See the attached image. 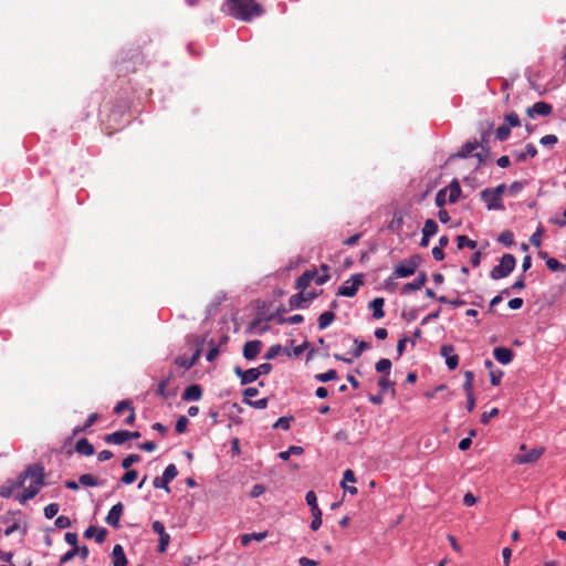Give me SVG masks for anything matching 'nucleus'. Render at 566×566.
Returning <instances> with one entry per match:
<instances>
[{
  "instance_id": "nucleus-15",
  "label": "nucleus",
  "mask_w": 566,
  "mask_h": 566,
  "mask_svg": "<svg viewBox=\"0 0 566 566\" xmlns=\"http://www.w3.org/2000/svg\"><path fill=\"white\" fill-rule=\"evenodd\" d=\"M317 296L316 292H305V290H298V293L290 297V306L292 308H301L303 304Z\"/></svg>"
},
{
  "instance_id": "nucleus-16",
  "label": "nucleus",
  "mask_w": 566,
  "mask_h": 566,
  "mask_svg": "<svg viewBox=\"0 0 566 566\" xmlns=\"http://www.w3.org/2000/svg\"><path fill=\"white\" fill-rule=\"evenodd\" d=\"M263 343L259 339L249 340L243 346V357L253 360L261 352Z\"/></svg>"
},
{
  "instance_id": "nucleus-36",
  "label": "nucleus",
  "mask_w": 566,
  "mask_h": 566,
  "mask_svg": "<svg viewBox=\"0 0 566 566\" xmlns=\"http://www.w3.org/2000/svg\"><path fill=\"white\" fill-rule=\"evenodd\" d=\"M157 395H159L163 399H168L170 397H174L176 396L177 391L176 389H172V390H168L167 389V386L165 385V382H160L158 384V387H157V390H156Z\"/></svg>"
},
{
  "instance_id": "nucleus-31",
  "label": "nucleus",
  "mask_w": 566,
  "mask_h": 566,
  "mask_svg": "<svg viewBox=\"0 0 566 566\" xmlns=\"http://www.w3.org/2000/svg\"><path fill=\"white\" fill-rule=\"evenodd\" d=\"M391 360L388 359V358H381L379 359L376 365H375V369L377 373H380V374H384L386 376L389 375L390 373V368H391Z\"/></svg>"
},
{
  "instance_id": "nucleus-18",
  "label": "nucleus",
  "mask_w": 566,
  "mask_h": 566,
  "mask_svg": "<svg viewBox=\"0 0 566 566\" xmlns=\"http://www.w3.org/2000/svg\"><path fill=\"white\" fill-rule=\"evenodd\" d=\"M234 374L240 378L241 385H248L259 379L255 368L243 370L241 367H234Z\"/></svg>"
},
{
  "instance_id": "nucleus-29",
  "label": "nucleus",
  "mask_w": 566,
  "mask_h": 566,
  "mask_svg": "<svg viewBox=\"0 0 566 566\" xmlns=\"http://www.w3.org/2000/svg\"><path fill=\"white\" fill-rule=\"evenodd\" d=\"M335 317H336V315L332 311H326V312L322 313L317 319L318 328L319 329L327 328L335 321Z\"/></svg>"
},
{
  "instance_id": "nucleus-32",
  "label": "nucleus",
  "mask_w": 566,
  "mask_h": 566,
  "mask_svg": "<svg viewBox=\"0 0 566 566\" xmlns=\"http://www.w3.org/2000/svg\"><path fill=\"white\" fill-rule=\"evenodd\" d=\"M438 232V224L433 219H428L424 222L422 233H424V237H432Z\"/></svg>"
},
{
  "instance_id": "nucleus-59",
  "label": "nucleus",
  "mask_w": 566,
  "mask_h": 566,
  "mask_svg": "<svg viewBox=\"0 0 566 566\" xmlns=\"http://www.w3.org/2000/svg\"><path fill=\"white\" fill-rule=\"evenodd\" d=\"M347 482L355 483L356 476L353 470L347 469L343 474L342 486L346 485Z\"/></svg>"
},
{
  "instance_id": "nucleus-64",
  "label": "nucleus",
  "mask_w": 566,
  "mask_h": 566,
  "mask_svg": "<svg viewBox=\"0 0 566 566\" xmlns=\"http://www.w3.org/2000/svg\"><path fill=\"white\" fill-rule=\"evenodd\" d=\"M476 502H478V497L473 493L468 492V493L464 494V496H463V504L465 506H472Z\"/></svg>"
},
{
  "instance_id": "nucleus-38",
  "label": "nucleus",
  "mask_w": 566,
  "mask_h": 566,
  "mask_svg": "<svg viewBox=\"0 0 566 566\" xmlns=\"http://www.w3.org/2000/svg\"><path fill=\"white\" fill-rule=\"evenodd\" d=\"M464 382H463V389L465 394L473 392V380H474V374L471 370L464 371Z\"/></svg>"
},
{
  "instance_id": "nucleus-34",
  "label": "nucleus",
  "mask_w": 566,
  "mask_h": 566,
  "mask_svg": "<svg viewBox=\"0 0 566 566\" xmlns=\"http://www.w3.org/2000/svg\"><path fill=\"white\" fill-rule=\"evenodd\" d=\"M78 483H81L84 486H97L99 485V481L96 476L92 474H82L78 478Z\"/></svg>"
},
{
  "instance_id": "nucleus-23",
  "label": "nucleus",
  "mask_w": 566,
  "mask_h": 566,
  "mask_svg": "<svg viewBox=\"0 0 566 566\" xmlns=\"http://www.w3.org/2000/svg\"><path fill=\"white\" fill-rule=\"evenodd\" d=\"M106 535H107V530L106 528H97L96 526L94 525H91L88 526L85 532H84V536L86 538H93L95 537V541L101 544L105 541L106 538Z\"/></svg>"
},
{
  "instance_id": "nucleus-24",
  "label": "nucleus",
  "mask_w": 566,
  "mask_h": 566,
  "mask_svg": "<svg viewBox=\"0 0 566 566\" xmlns=\"http://www.w3.org/2000/svg\"><path fill=\"white\" fill-rule=\"evenodd\" d=\"M112 562L113 566H126L127 565V558L124 553V548L122 545L116 544L112 552Z\"/></svg>"
},
{
  "instance_id": "nucleus-51",
  "label": "nucleus",
  "mask_w": 566,
  "mask_h": 566,
  "mask_svg": "<svg viewBox=\"0 0 566 566\" xmlns=\"http://www.w3.org/2000/svg\"><path fill=\"white\" fill-rule=\"evenodd\" d=\"M137 471L136 470H127L124 475L122 476L120 481L124 483V484H132L133 482L136 481L137 479Z\"/></svg>"
},
{
  "instance_id": "nucleus-21",
  "label": "nucleus",
  "mask_w": 566,
  "mask_h": 566,
  "mask_svg": "<svg viewBox=\"0 0 566 566\" xmlns=\"http://www.w3.org/2000/svg\"><path fill=\"white\" fill-rule=\"evenodd\" d=\"M202 397V389L200 385L193 384L188 386L182 392L184 401H198Z\"/></svg>"
},
{
  "instance_id": "nucleus-52",
  "label": "nucleus",
  "mask_w": 566,
  "mask_h": 566,
  "mask_svg": "<svg viewBox=\"0 0 566 566\" xmlns=\"http://www.w3.org/2000/svg\"><path fill=\"white\" fill-rule=\"evenodd\" d=\"M209 345H210V349L208 350L206 358L208 361H213L219 355V348H218V345L213 340H210Z\"/></svg>"
},
{
  "instance_id": "nucleus-13",
  "label": "nucleus",
  "mask_w": 566,
  "mask_h": 566,
  "mask_svg": "<svg viewBox=\"0 0 566 566\" xmlns=\"http://www.w3.org/2000/svg\"><path fill=\"white\" fill-rule=\"evenodd\" d=\"M553 112V106L546 102H536L533 106L526 109V114L531 118H535L536 116L546 117L549 116Z\"/></svg>"
},
{
  "instance_id": "nucleus-57",
  "label": "nucleus",
  "mask_w": 566,
  "mask_h": 566,
  "mask_svg": "<svg viewBox=\"0 0 566 566\" xmlns=\"http://www.w3.org/2000/svg\"><path fill=\"white\" fill-rule=\"evenodd\" d=\"M447 203V190L441 189L438 191L436 196V205L439 208H442Z\"/></svg>"
},
{
  "instance_id": "nucleus-37",
  "label": "nucleus",
  "mask_w": 566,
  "mask_h": 566,
  "mask_svg": "<svg viewBox=\"0 0 566 566\" xmlns=\"http://www.w3.org/2000/svg\"><path fill=\"white\" fill-rule=\"evenodd\" d=\"M304 452L302 447L298 446H291L287 450L282 451L279 453V457L282 460H287L292 454H302Z\"/></svg>"
},
{
  "instance_id": "nucleus-54",
  "label": "nucleus",
  "mask_w": 566,
  "mask_h": 566,
  "mask_svg": "<svg viewBox=\"0 0 566 566\" xmlns=\"http://www.w3.org/2000/svg\"><path fill=\"white\" fill-rule=\"evenodd\" d=\"M402 224V214L399 212H396L394 214V219L389 224V229L392 231H398Z\"/></svg>"
},
{
  "instance_id": "nucleus-39",
  "label": "nucleus",
  "mask_w": 566,
  "mask_h": 566,
  "mask_svg": "<svg viewBox=\"0 0 566 566\" xmlns=\"http://www.w3.org/2000/svg\"><path fill=\"white\" fill-rule=\"evenodd\" d=\"M457 241H458V248L459 249H463L464 247H468L470 249H475L476 248V241L474 240H471L469 239L467 235H458L457 237Z\"/></svg>"
},
{
  "instance_id": "nucleus-40",
  "label": "nucleus",
  "mask_w": 566,
  "mask_h": 566,
  "mask_svg": "<svg viewBox=\"0 0 566 566\" xmlns=\"http://www.w3.org/2000/svg\"><path fill=\"white\" fill-rule=\"evenodd\" d=\"M378 386L380 388V392L384 394L390 388L394 389L395 381L390 380L388 376L384 375L379 378ZM392 392H395V390H392Z\"/></svg>"
},
{
  "instance_id": "nucleus-8",
  "label": "nucleus",
  "mask_w": 566,
  "mask_h": 566,
  "mask_svg": "<svg viewBox=\"0 0 566 566\" xmlns=\"http://www.w3.org/2000/svg\"><path fill=\"white\" fill-rule=\"evenodd\" d=\"M364 284L363 274L352 275L350 279L346 280L338 289L337 295L353 297L356 295L359 287Z\"/></svg>"
},
{
  "instance_id": "nucleus-3",
  "label": "nucleus",
  "mask_w": 566,
  "mask_h": 566,
  "mask_svg": "<svg viewBox=\"0 0 566 566\" xmlns=\"http://www.w3.org/2000/svg\"><path fill=\"white\" fill-rule=\"evenodd\" d=\"M0 522L2 524L8 525L7 528L4 530L6 536H10L14 532H18V531H20L22 533V535H25L28 532V525L25 522H22L21 512H19V511L18 512H14V511L7 512L6 514H3L1 516Z\"/></svg>"
},
{
  "instance_id": "nucleus-55",
  "label": "nucleus",
  "mask_w": 566,
  "mask_h": 566,
  "mask_svg": "<svg viewBox=\"0 0 566 566\" xmlns=\"http://www.w3.org/2000/svg\"><path fill=\"white\" fill-rule=\"evenodd\" d=\"M503 377V371L497 369V370H491L490 371V382L493 385V386H497L500 385L501 382V379Z\"/></svg>"
},
{
  "instance_id": "nucleus-63",
  "label": "nucleus",
  "mask_w": 566,
  "mask_h": 566,
  "mask_svg": "<svg viewBox=\"0 0 566 566\" xmlns=\"http://www.w3.org/2000/svg\"><path fill=\"white\" fill-rule=\"evenodd\" d=\"M557 137L555 135H545L541 138L539 143L543 146H553L557 143Z\"/></svg>"
},
{
  "instance_id": "nucleus-4",
  "label": "nucleus",
  "mask_w": 566,
  "mask_h": 566,
  "mask_svg": "<svg viewBox=\"0 0 566 566\" xmlns=\"http://www.w3.org/2000/svg\"><path fill=\"white\" fill-rule=\"evenodd\" d=\"M489 155V149L483 147L482 145H480L479 143L476 142H469V143H465L461 149L452 155L450 158H468L469 156H473L478 159V161L481 164V163H484L486 157Z\"/></svg>"
},
{
  "instance_id": "nucleus-49",
  "label": "nucleus",
  "mask_w": 566,
  "mask_h": 566,
  "mask_svg": "<svg viewBox=\"0 0 566 566\" xmlns=\"http://www.w3.org/2000/svg\"><path fill=\"white\" fill-rule=\"evenodd\" d=\"M292 420H293L292 417H281L273 424V428H280V429H283V430H289L290 427H291V421Z\"/></svg>"
},
{
  "instance_id": "nucleus-30",
  "label": "nucleus",
  "mask_w": 566,
  "mask_h": 566,
  "mask_svg": "<svg viewBox=\"0 0 566 566\" xmlns=\"http://www.w3.org/2000/svg\"><path fill=\"white\" fill-rule=\"evenodd\" d=\"M98 419L97 413H91L87 419L85 420L84 424L81 427H75L73 430V436H77L84 431H86L90 427H92Z\"/></svg>"
},
{
  "instance_id": "nucleus-58",
  "label": "nucleus",
  "mask_w": 566,
  "mask_h": 566,
  "mask_svg": "<svg viewBox=\"0 0 566 566\" xmlns=\"http://www.w3.org/2000/svg\"><path fill=\"white\" fill-rule=\"evenodd\" d=\"M281 349L282 347L280 345L271 346L265 354V359H274L281 353Z\"/></svg>"
},
{
  "instance_id": "nucleus-41",
  "label": "nucleus",
  "mask_w": 566,
  "mask_h": 566,
  "mask_svg": "<svg viewBox=\"0 0 566 566\" xmlns=\"http://www.w3.org/2000/svg\"><path fill=\"white\" fill-rule=\"evenodd\" d=\"M142 460L140 455L137 453H133L127 455L122 461V467L128 470L133 464L138 463Z\"/></svg>"
},
{
  "instance_id": "nucleus-7",
  "label": "nucleus",
  "mask_w": 566,
  "mask_h": 566,
  "mask_svg": "<svg viewBox=\"0 0 566 566\" xmlns=\"http://www.w3.org/2000/svg\"><path fill=\"white\" fill-rule=\"evenodd\" d=\"M329 280V274H317L316 270H306L296 281V290H306L314 281L317 285H323Z\"/></svg>"
},
{
  "instance_id": "nucleus-45",
  "label": "nucleus",
  "mask_w": 566,
  "mask_h": 566,
  "mask_svg": "<svg viewBox=\"0 0 566 566\" xmlns=\"http://www.w3.org/2000/svg\"><path fill=\"white\" fill-rule=\"evenodd\" d=\"M18 481L12 484H4L0 488V495L2 497H10L15 489H18Z\"/></svg>"
},
{
  "instance_id": "nucleus-27",
  "label": "nucleus",
  "mask_w": 566,
  "mask_h": 566,
  "mask_svg": "<svg viewBox=\"0 0 566 566\" xmlns=\"http://www.w3.org/2000/svg\"><path fill=\"white\" fill-rule=\"evenodd\" d=\"M385 300L382 297H376L369 303V308L373 310V317L380 319L385 316L384 312Z\"/></svg>"
},
{
  "instance_id": "nucleus-44",
  "label": "nucleus",
  "mask_w": 566,
  "mask_h": 566,
  "mask_svg": "<svg viewBox=\"0 0 566 566\" xmlns=\"http://www.w3.org/2000/svg\"><path fill=\"white\" fill-rule=\"evenodd\" d=\"M175 364L181 368L190 369L193 366V359L187 356H178L175 359Z\"/></svg>"
},
{
  "instance_id": "nucleus-50",
  "label": "nucleus",
  "mask_w": 566,
  "mask_h": 566,
  "mask_svg": "<svg viewBox=\"0 0 566 566\" xmlns=\"http://www.w3.org/2000/svg\"><path fill=\"white\" fill-rule=\"evenodd\" d=\"M60 510V505L57 503H51L44 507V516L46 518H53Z\"/></svg>"
},
{
  "instance_id": "nucleus-33",
  "label": "nucleus",
  "mask_w": 566,
  "mask_h": 566,
  "mask_svg": "<svg viewBox=\"0 0 566 566\" xmlns=\"http://www.w3.org/2000/svg\"><path fill=\"white\" fill-rule=\"evenodd\" d=\"M546 266L553 271V272H565L566 271V265L560 263L557 259L555 258H547L546 260Z\"/></svg>"
},
{
  "instance_id": "nucleus-61",
  "label": "nucleus",
  "mask_w": 566,
  "mask_h": 566,
  "mask_svg": "<svg viewBox=\"0 0 566 566\" xmlns=\"http://www.w3.org/2000/svg\"><path fill=\"white\" fill-rule=\"evenodd\" d=\"M499 415V409L493 408L489 412H484L481 416V422L486 424L492 418L496 417Z\"/></svg>"
},
{
  "instance_id": "nucleus-14",
  "label": "nucleus",
  "mask_w": 566,
  "mask_h": 566,
  "mask_svg": "<svg viewBox=\"0 0 566 566\" xmlns=\"http://www.w3.org/2000/svg\"><path fill=\"white\" fill-rule=\"evenodd\" d=\"M481 198L485 202L489 210H501L503 209L502 198L495 196L491 188H486L481 191Z\"/></svg>"
},
{
  "instance_id": "nucleus-9",
  "label": "nucleus",
  "mask_w": 566,
  "mask_h": 566,
  "mask_svg": "<svg viewBox=\"0 0 566 566\" xmlns=\"http://www.w3.org/2000/svg\"><path fill=\"white\" fill-rule=\"evenodd\" d=\"M178 475V470L175 464L166 467L161 476H156L153 481L155 489H164L167 492L170 491L168 484Z\"/></svg>"
},
{
  "instance_id": "nucleus-22",
  "label": "nucleus",
  "mask_w": 566,
  "mask_h": 566,
  "mask_svg": "<svg viewBox=\"0 0 566 566\" xmlns=\"http://www.w3.org/2000/svg\"><path fill=\"white\" fill-rule=\"evenodd\" d=\"M427 282L426 272H420L413 282L407 283L402 286V294H408L412 291L420 290Z\"/></svg>"
},
{
  "instance_id": "nucleus-35",
  "label": "nucleus",
  "mask_w": 566,
  "mask_h": 566,
  "mask_svg": "<svg viewBox=\"0 0 566 566\" xmlns=\"http://www.w3.org/2000/svg\"><path fill=\"white\" fill-rule=\"evenodd\" d=\"M338 375L335 369H329L326 373L315 375V379L321 382H327L334 379H337Z\"/></svg>"
},
{
  "instance_id": "nucleus-10",
  "label": "nucleus",
  "mask_w": 566,
  "mask_h": 566,
  "mask_svg": "<svg viewBox=\"0 0 566 566\" xmlns=\"http://www.w3.org/2000/svg\"><path fill=\"white\" fill-rule=\"evenodd\" d=\"M520 451L521 453L515 457V462L524 464L535 462L543 454L544 449H531L526 451V446L522 444Z\"/></svg>"
},
{
  "instance_id": "nucleus-1",
  "label": "nucleus",
  "mask_w": 566,
  "mask_h": 566,
  "mask_svg": "<svg viewBox=\"0 0 566 566\" xmlns=\"http://www.w3.org/2000/svg\"><path fill=\"white\" fill-rule=\"evenodd\" d=\"M44 469L40 464L29 465L18 478V486L24 488L23 493L17 496L21 504L33 499L44 485Z\"/></svg>"
},
{
  "instance_id": "nucleus-2",
  "label": "nucleus",
  "mask_w": 566,
  "mask_h": 566,
  "mask_svg": "<svg viewBox=\"0 0 566 566\" xmlns=\"http://www.w3.org/2000/svg\"><path fill=\"white\" fill-rule=\"evenodd\" d=\"M229 12L242 21H251L263 13L261 4L255 0H228Z\"/></svg>"
},
{
  "instance_id": "nucleus-43",
  "label": "nucleus",
  "mask_w": 566,
  "mask_h": 566,
  "mask_svg": "<svg viewBox=\"0 0 566 566\" xmlns=\"http://www.w3.org/2000/svg\"><path fill=\"white\" fill-rule=\"evenodd\" d=\"M510 134H511V128L507 126V125H501L497 129H496V138L500 140V142H504L509 137H510Z\"/></svg>"
},
{
  "instance_id": "nucleus-25",
  "label": "nucleus",
  "mask_w": 566,
  "mask_h": 566,
  "mask_svg": "<svg viewBox=\"0 0 566 566\" xmlns=\"http://www.w3.org/2000/svg\"><path fill=\"white\" fill-rule=\"evenodd\" d=\"M448 195V201L450 203L457 202L461 195V187L457 179H453L448 187L444 188Z\"/></svg>"
},
{
  "instance_id": "nucleus-60",
  "label": "nucleus",
  "mask_w": 566,
  "mask_h": 566,
  "mask_svg": "<svg viewBox=\"0 0 566 566\" xmlns=\"http://www.w3.org/2000/svg\"><path fill=\"white\" fill-rule=\"evenodd\" d=\"M76 556V552H75V548H71L70 551H67L61 558H60V562H59V566H62L66 563H69L70 560H72L74 557Z\"/></svg>"
},
{
  "instance_id": "nucleus-28",
  "label": "nucleus",
  "mask_w": 566,
  "mask_h": 566,
  "mask_svg": "<svg viewBox=\"0 0 566 566\" xmlns=\"http://www.w3.org/2000/svg\"><path fill=\"white\" fill-rule=\"evenodd\" d=\"M515 159L520 163L525 161L528 157L533 158L537 155V149L533 144H527L525 151H514Z\"/></svg>"
},
{
  "instance_id": "nucleus-47",
  "label": "nucleus",
  "mask_w": 566,
  "mask_h": 566,
  "mask_svg": "<svg viewBox=\"0 0 566 566\" xmlns=\"http://www.w3.org/2000/svg\"><path fill=\"white\" fill-rule=\"evenodd\" d=\"M520 117L518 115L515 113V112H511L510 114H507L505 116V124L504 125H507L510 128L511 127H517L520 126Z\"/></svg>"
},
{
  "instance_id": "nucleus-12",
  "label": "nucleus",
  "mask_w": 566,
  "mask_h": 566,
  "mask_svg": "<svg viewBox=\"0 0 566 566\" xmlns=\"http://www.w3.org/2000/svg\"><path fill=\"white\" fill-rule=\"evenodd\" d=\"M440 354L446 358V364L450 370H454L459 366V356L454 354V347L450 344H443Z\"/></svg>"
},
{
  "instance_id": "nucleus-5",
  "label": "nucleus",
  "mask_w": 566,
  "mask_h": 566,
  "mask_svg": "<svg viewBox=\"0 0 566 566\" xmlns=\"http://www.w3.org/2000/svg\"><path fill=\"white\" fill-rule=\"evenodd\" d=\"M516 265V259L513 254L506 253L500 259L499 265L494 266L490 276L492 280H500L506 277L513 272Z\"/></svg>"
},
{
  "instance_id": "nucleus-20",
  "label": "nucleus",
  "mask_w": 566,
  "mask_h": 566,
  "mask_svg": "<svg viewBox=\"0 0 566 566\" xmlns=\"http://www.w3.org/2000/svg\"><path fill=\"white\" fill-rule=\"evenodd\" d=\"M106 443L109 444H124L129 440V431L127 430H118L113 433L105 436L104 438Z\"/></svg>"
},
{
  "instance_id": "nucleus-53",
  "label": "nucleus",
  "mask_w": 566,
  "mask_h": 566,
  "mask_svg": "<svg viewBox=\"0 0 566 566\" xmlns=\"http://www.w3.org/2000/svg\"><path fill=\"white\" fill-rule=\"evenodd\" d=\"M355 344L357 345L356 349L353 352V356L355 358H359L365 349L369 347V344L365 340L358 342L355 339Z\"/></svg>"
},
{
  "instance_id": "nucleus-11",
  "label": "nucleus",
  "mask_w": 566,
  "mask_h": 566,
  "mask_svg": "<svg viewBox=\"0 0 566 566\" xmlns=\"http://www.w3.org/2000/svg\"><path fill=\"white\" fill-rule=\"evenodd\" d=\"M153 531L158 534L159 543H158V552L165 553L169 545L170 535L166 532L165 525L160 521H155L151 524Z\"/></svg>"
},
{
  "instance_id": "nucleus-42",
  "label": "nucleus",
  "mask_w": 566,
  "mask_h": 566,
  "mask_svg": "<svg viewBox=\"0 0 566 566\" xmlns=\"http://www.w3.org/2000/svg\"><path fill=\"white\" fill-rule=\"evenodd\" d=\"M499 242H501L505 247L512 245L514 243L513 232L510 230L503 231L499 237Z\"/></svg>"
},
{
  "instance_id": "nucleus-19",
  "label": "nucleus",
  "mask_w": 566,
  "mask_h": 566,
  "mask_svg": "<svg viewBox=\"0 0 566 566\" xmlns=\"http://www.w3.org/2000/svg\"><path fill=\"white\" fill-rule=\"evenodd\" d=\"M493 355L500 364L507 365L513 360L514 352L509 347H495Z\"/></svg>"
},
{
  "instance_id": "nucleus-56",
  "label": "nucleus",
  "mask_w": 566,
  "mask_h": 566,
  "mask_svg": "<svg viewBox=\"0 0 566 566\" xmlns=\"http://www.w3.org/2000/svg\"><path fill=\"white\" fill-rule=\"evenodd\" d=\"M55 526L57 528H67L71 526V520L70 517L65 516V515H60L56 520H55Z\"/></svg>"
},
{
  "instance_id": "nucleus-17",
  "label": "nucleus",
  "mask_w": 566,
  "mask_h": 566,
  "mask_svg": "<svg viewBox=\"0 0 566 566\" xmlns=\"http://www.w3.org/2000/svg\"><path fill=\"white\" fill-rule=\"evenodd\" d=\"M123 511L124 505L122 502H118L117 504L113 505L105 518L106 523L113 526L114 528H119V520L123 514Z\"/></svg>"
},
{
  "instance_id": "nucleus-62",
  "label": "nucleus",
  "mask_w": 566,
  "mask_h": 566,
  "mask_svg": "<svg viewBox=\"0 0 566 566\" xmlns=\"http://www.w3.org/2000/svg\"><path fill=\"white\" fill-rule=\"evenodd\" d=\"M307 505L312 509H314L317 505V497L314 491H308L305 496Z\"/></svg>"
},
{
  "instance_id": "nucleus-48",
  "label": "nucleus",
  "mask_w": 566,
  "mask_h": 566,
  "mask_svg": "<svg viewBox=\"0 0 566 566\" xmlns=\"http://www.w3.org/2000/svg\"><path fill=\"white\" fill-rule=\"evenodd\" d=\"M188 423H189L188 418L186 416H180L176 421V426H175L176 432L177 433L186 432Z\"/></svg>"
},
{
  "instance_id": "nucleus-6",
  "label": "nucleus",
  "mask_w": 566,
  "mask_h": 566,
  "mask_svg": "<svg viewBox=\"0 0 566 566\" xmlns=\"http://www.w3.org/2000/svg\"><path fill=\"white\" fill-rule=\"evenodd\" d=\"M421 263V256L419 254L411 255L409 259L401 261L394 269V277H408L416 273L417 269Z\"/></svg>"
},
{
  "instance_id": "nucleus-46",
  "label": "nucleus",
  "mask_w": 566,
  "mask_h": 566,
  "mask_svg": "<svg viewBox=\"0 0 566 566\" xmlns=\"http://www.w3.org/2000/svg\"><path fill=\"white\" fill-rule=\"evenodd\" d=\"M544 229L543 227H538L536 231L531 235L530 242L535 247H541L542 244V237H543Z\"/></svg>"
},
{
  "instance_id": "nucleus-26",
  "label": "nucleus",
  "mask_w": 566,
  "mask_h": 566,
  "mask_svg": "<svg viewBox=\"0 0 566 566\" xmlns=\"http://www.w3.org/2000/svg\"><path fill=\"white\" fill-rule=\"evenodd\" d=\"M75 451L86 457L93 455L95 452L93 444L86 438H82L76 442Z\"/></svg>"
}]
</instances>
